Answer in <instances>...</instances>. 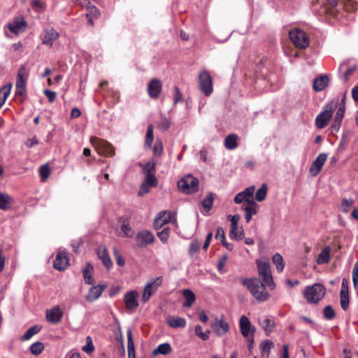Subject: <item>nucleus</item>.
<instances>
[{"label":"nucleus","mask_w":358,"mask_h":358,"mask_svg":"<svg viewBox=\"0 0 358 358\" xmlns=\"http://www.w3.org/2000/svg\"><path fill=\"white\" fill-rule=\"evenodd\" d=\"M243 285L246 286L251 294L258 302L267 301L271 295L266 289V285L257 278H245L241 280Z\"/></svg>","instance_id":"f257e3e1"},{"label":"nucleus","mask_w":358,"mask_h":358,"mask_svg":"<svg viewBox=\"0 0 358 358\" xmlns=\"http://www.w3.org/2000/svg\"><path fill=\"white\" fill-rule=\"evenodd\" d=\"M338 104V98H334L324 106V110L317 115L315 119V124L318 129H323L328 124Z\"/></svg>","instance_id":"f03ea898"},{"label":"nucleus","mask_w":358,"mask_h":358,"mask_svg":"<svg viewBox=\"0 0 358 358\" xmlns=\"http://www.w3.org/2000/svg\"><path fill=\"white\" fill-rule=\"evenodd\" d=\"M326 293L325 287L320 283L306 287L304 292V297L308 303H317Z\"/></svg>","instance_id":"7ed1b4c3"},{"label":"nucleus","mask_w":358,"mask_h":358,"mask_svg":"<svg viewBox=\"0 0 358 358\" xmlns=\"http://www.w3.org/2000/svg\"><path fill=\"white\" fill-rule=\"evenodd\" d=\"M289 36L294 46L299 49L304 50L309 45L310 41L308 35L298 28L290 30Z\"/></svg>","instance_id":"20e7f679"},{"label":"nucleus","mask_w":358,"mask_h":358,"mask_svg":"<svg viewBox=\"0 0 358 358\" xmlns=\"http://www.w3.org/2000/svg\"><path fill=\"white\" fill-rule=\"evenodd\" d=\"M178 187L180 191L185 194H192L199 189V180L188 174L178 182Z\"/></svg>","instance_id":"39448f33"},{"label":"nucleus","mask_w":358,"mask_h":358,"mask_svg":"<svg viewBox=\"0 0 358 358\" xmlns=\"http://www.w3.org/2000/svg\"><path fill=\"white\" fill-rule=\"evenodd\" d=\"M258 267V272L259 277L262 278V282L269 287L271 289H273L275 287V284L273 282L270 265L268 262H261L259 260L256 261Z\"/></svg>","instance_id":"423d86ee"},{"label":"nucleus","mask_w":358,"mask_h":358,"mask_svg":"<svg viewBox=\"0 0 358 358\" xmlns=\"http://www.w3.org/2000/svg\"><path fill=\"white\" fill-rule=\"evenodd\" d=\"M90 142L99 155L106 157H113L115 155V149L109 142L96 137H92Z\"/></svg>","instance_id":"0eeeda50"},{"label":"nucleus","mask_w":358,"mask_h":358,"mask_svg":"<svg viewBox=\"0 0 358 358\" xmlns=\"http://www.w3.org/2000/svg\"><path fill=\"white\" fill-rule=\"evenodd\" d=\"M28 71L24 65H22L17 72L16 80L15 94L24 96L27 93V80L28 78Z\"/></svg>","instance_id":"6e6552de"},{"label":"nucleus","mask_w":358,"mask_h":358,"mask_svg":"<svg viewBox=\"0 0 358 358\" xmlns=\"http://www.w3.org/2000/svg\"><path fill=\"white\" fill-rule=\"evenodd\" d=\"M199 89L206 95L209 96L213 92V82L208 72L204 71L199 76Z\"/></svg>","instance_id":"1a4fd4ad"},{"label":"nucleus","mask_w":358,"mask_h":358,"mask_svg":"<svg viewBox=\"0 0 358 358\" xmlns=\"http://www.w3.org/2000/svg\"><path fill=\"white\" fill-rule=\"evenodd\" d=\"M138 293L135 290L127 292L124 296V303L126 308L129 311L135 310L138 306Z\"/></svg>","instance_id":"9d476101"},{"label":"nucleus","mask_w":358,"mask_h":358,"mask_svg":"<svg viewBox=\"0 0 358 358\" xmlns=\"http://www.w3.org/2000/svg\"><path fill=\"white\" fill-rule=\"evenodd\" d=\"M327 159V154L321 153L312 162L310 167L309 169V172L312 176L315 177L319 174L324 164H325Z\"/></svg>","instance_id":"9b49d317"},{"label":"nucleus","mask_w":358,"mask_h":358,"mask_svg":"<svg viewBox=\"0 0 358 358\" xmlns=\"http://www.w3.org/2000/svg\"><path fill=\"white\" fill-rule=\"evenodd\" d=\"M69 265V259L65 251L59 250L54 261L53 267L58 271H64Z\"/></svg>","instance_id":"f8f14e48"},{"label":"nucleus","mask_w":358,"mask_h":358,"mask_svg":"<svg viewBox=\"0 0 358 358\" xmlns=\"http://www.w3.org/2000/svg\"><path fill=\"white\" fill-rule=\"evenodd\" d=\"M155 237L149 231L143 230L139 231L136 237V241L138 246L143 248L154 242Z\"/></svg>","instance_id":"ddd939ff"},{"label":"nucleus","mask_w":358,"mask_h":358,"mask_svg":"<svg viewBox=\"0 0 358 358\" xmlns=\"http://www.w3.org/2000/svg\"><path fill=\"white\" fill-rule=\"evenodd\" d=\"M162 89V82L157 78L152 79L148 85V92L150 98L156 99L159 97Z\"/></svg>","instance_id":"4468645a"},{"label":"nucleus","mask_w":358,"mask_h":358,"mask_svg":"<svg viewBox=\"0 0 358 358\" xmlns=\"http://www.w3.org/2000/svg\"><path fill=\"white\" fill-rule=\"evenodd\" d=\"M211 329L217 336H222L225 334L229 329L228 323L223 319L215 320L211 323Z\"/></svg>","instance_id":"2eb2a0df"},{"label":"nucleus","mask_w":358,"mask_h":358,"mask_svg":"<svg viewBox=\"0 0 358 358\" xmlns=\"http://www.w3.org/2000/svg\"><path fill=\"white\" fill-rule=\"evenodd\" d=\"M63 316V313L61 311L60 308L57 306L50 310H47L46 312V319L47 320L52 324L59 323L62 317Z\"/></svg>","instance_id":"dca6fc26"},{"label":"nucleus","mask_w":358,"mask_h":358,"mask_svg":"<svg viewBox=\"0 0 358 358\" xmlns=\"http://www.w3.org/2000/svg\"><path fill=\"white\" fill-rule=\"evenodd\" d=\"M171 220V214L167 211L160 212L155 217L153 225L156 229H161L164 225L169 223Z\"/></svg>","instance_id":"f3484780"},{"label":"nucleus","mask_w":358,"mask_h":358,"mask_svg":"<svg viewBox=\"0 0 358 358\" xmlns=\"http://www.w3.org/2000/svg\"><path fill=\"white\" fill-rule=\"evenodd\" d=\"M97 255L107 269H110L112 267L113 262L105 246L98 248Z\"/></svg>","instance_id":"a211bd4d"},{"label":"nucleus","mask_w":358,"mask_h":358,"mask_svg":"<svg viewBox=\"0 0 358 358\" xmlns=\"http://www.w3.org/2000/svg\"><path fill=\"white\" fill-rule=\"evenodd\" d=\"M239 325L241 332L243 337L248 338L250 334H252V331L254 327H252L249 319L245 315H242L239 320Z\"/></svg>","instance_id":"6ab92c4d"},{"label":"nucleus","mask_w":358,"mask_h":358,"mask_svg":"<svg viewBox=\"0 0 358 358\" xmlns=\"http://www.w3.org/2000/svg\"><path fill=\"white\" fill-rule=\"evenodd\" d=\"M106 287V285H99L92 287L86 295V300L89 302L95 301L101 296Z\"/></svg>","instance_id":"aec40b11"},{"label":"nucleus","mask_w":358,"mask_h":358,"mask_svg":"<svg viewBox=\"0 0 358 358\" xmlns=\"http://www.w3.org/2000/svg\"><path fill=\"white\" fill-rule=\"evenodd\" d=\"M59 37V34L54 29H48L45 31L43 38V43L52 46L53 43Z\"/></svg>","instance_id":"412c9836"},{"label":"nucleus","mask_w":358,"mask_h":358,"mask_svg":"<svg viewBox=\"0 0 358 358\" xmlns=\"http://www.w3.org/2000/svg\"><path fill=\"white\" fill-rule=\"evenodd\" d=\"M338 110L334 119V122L331 124V128L338 131L340 129L343 118L345 113V107L337 106Z\"/></svg>","instance_id":"4be33fe9"},{"label":"nucleus","mask_w":358,"mask_h":358,"mask_svg":"<svg viewBox=\"0 0 358 358\" xmlns=\"http://www.w3.org/2000/svg\"><path fill=\"white\" fill-rule=\"evenodd\" d=\"M329 78L327 76H320L315 78L313 82V89L315 92L323 90L328 85Z\"/></svg>","instance_id":"5701e85b"},{"label":"nucleus","mask_w":358,"mask_h":358,"mask_svg":"<svg viewBox=\"0 0 358 358\" xmlns=\"http://www.w3.org/2000/svg\"><path fill=\"white\" fill-rule=\"evenodd\" d=\"M167 324L172 328H183L186 326V321L182 317H176L173 316H169L166 319Z\"/></svg>","instance_id":"b1692460"},{"label":"nucleus","mask_w":358,"mask_h":358,"mask_svg":"<svg viewBox=\"0 0 358 358\" xmlns=\"http://www.w3.org/2000/svg\"><path fill=\"white\" fill-rule=\"evenodd\" d=\"M26 27V22L23 19H17L13 22L9 23L8 24V29L14 33L15 34H17L22 28Z\"/></svg>","instance_id":"393cba45"},{"label":"nucleus","mask_w":358,"mask_h":358,"mask_svg":"<svg viewBox=\"0 0 358 358\" xmlns=\"http://www.w3.org/2000/svg\"><path fill=\"white\" fill-rule=\"evenodd\" d=\"M330 246H326L318 255L317 263L318 264H324L328 263L330 259Z\"/></svg>","instance_id":"a878e982"},{"label":"nucleus","mask_w":358,"mask_h":358,"mask_svg":"<svg viewBox=\"0 0 358 358\" xmlns=\"http://www.w3.org/2000/svg\"><path fill=\"white\" fill-rule=\"evenodd\" d=\"M127 336L129 358H135V348L132 338V332L130 329H128L127 331Z\"/></svg>","instance_id":"bb28decb"},{"label":"nucleus","mask_w":358,"mask_h":358,"mask_svg":"<svg viewBox=\"0 0 358 358\" xmlns=\"http://www.w3.org/2000/svg\"><path fill=\"white\" fill-rule=\"evenodd\" d=\"M153 129H154V127L152 124H150L148 125L147 132H146V135H145V143H144V146L146 150L150 149L153 143V140H154Z\"/></svg>","instance_id":"cd10ccee"},{"label":"nucleus","mask_w":358,"mask_h":358,"mask_svg":"<svg viewBox=\"0 0 358 358\" xmlns=\"http://www.w3.org/2000/svg\"><path fill=\"white\" fill-rule=\"evenodd\" d=\"M94 268L90 263H87L86 267L83 269V278L86 284L92 285L94 282L92 273Z\"/></svg>","instance_id":"c85d7f7f"},{"label":"nucleus","mask_w":358,"mask_h":358,"mask_svg":"<svg viewBox=\"0 0 358 358\" xmlns=\"http://www.w3.org/2000/svg\"><path fill=\"white\" fill-rule=\"evenodd\" d=\"M171 352V346L168 343L160 344L152 351L153 355H166Z\"/></svg>","instance_id":"c756f323"},{"label":"nucleus","mask_w":358,"mask_h":358,"mask_svg":"<svg viewBox=\"0 0 358 358\" xmlns=\"http://www.w3.org/2000/svg\"><path fill=\"white\" fill-rule=\"evenodd\" d=\"M238 136L236 134L228 135L224 140V145L229 150H234L238 146Z\"/></svg>","instance_id":"7c9ffc66"},{"label":"nucleus","mask_w":358,"mask_h":358,"mask_svg":"<svg viewBox=\"0 0 358 358\" xmlns=\"http://www.w3.org/2000/svg\"><path fill=\"white\" fill-rule=\"evenodd\" d=\"M183 296L185 299V302L183 306L185 307H190L195 301V295L190 289H184L182 292Z\"/></svg>","instance_id":"2f4dec72"},{"label":"nucleus","mask_w":358,"mask_h":358,"mask_svg":"<svg viewBox=\"0 0 358 358\" xmlns=\"http://www.w3.org/2000/svg\"><path fill=\"white\" fill-rule=\"evenodd\" d=\"M12 87V84L10 83L8 85L3 86L0 89V108L4 104L7 97L8 96L10 90Z\"/></svg>","instance_id":"473e14b6"},{"label":"nucleus","mask_w":358,"mask_h":358,"mask_svg":"<svg viewBox=\"0 0 358 358\" xmlns=\"http://www.w3.org/2000/svg\"><path fill=\"white\" fill-rule=\"evenodd\" d=\"M12 197L7 194L0 192V209L7 210L10 208Z\"/></svg>","instance_id":"72a5a7b5"},{"label":"nucleus","mask_w":358,"mask_h":358,"mask_svg":"<svg viewBox=\"0 0 358 358\" xmlns=\"http://www.w3.org/2000/svg\"><path fill=\"white\" fill-rule=\"evenodd\" d=\"M41 329V327L39 325H34L30 327L25 334L21 337L22 341H27L31 338L33 336L38 333Z\"/></svg>","instance_id":"f704fd0d"},{"label":"nucleus","mask_w":358,"mask_h":358,"mask_svg":"<svg viewBox=\"0 0 358 358\" xmlns=\"http://www.w3.org/2000/svg\"><path fill=\"white\" fill-rule=\"evenodd\" d=\"M272 261L276 266V269L278 272H282L285 267V263L283 258L279 253L275 254L272 257Z\"/></svg>","instance_id":"c9c22d12"},{"label":"nucleus","mask_w":358,"mask_h":358,"mask_svg":"<svg viewBox=\"0 0 358 358\" xmlns=\"http://www.w3.org/2000/svg\"><path fill=\"white\" fill-rule=\"evenodd\" d=\"M242 209L246 213H250V214L254 215H256L257 213L258 206L254 201V200H251V201H249L245 206H243Z\"/></svg>","instance_id":"e433bc0d"},{"label":"nucleus","mask_w":358,"mask_h":358,"mask_svg":"<svg viewBox=\"0 0 358 358\" xmlns=\"http://www.w3.org/2000/svg\"><path fill=\"white\" fill-rule=\"evenodd\" d=\"M214 201V194L213 193H208L207 196L202 201L203 208L208 212L211 210Z\"/></svg>","instance_id":"4c0bfd02"},{"label":"nucleus","mask_w":358,"mask_h":358,"mask_svg":"<svg viewBox=\"0 0 358 358\" xmlns=\"http://www.w3.org/2000/svg\"><path fill=\"white\" fill-rule=\"evenodd\" d=\"M162 283V277H157L148 282L145 287H148L152 292L155 293Z\"/></svg>","instance_id":"58836bf2"},{"label":"nucleus","mask_w":358,"mask_h":358,"mask_svg":"<svg viewBox=\"0 0 358 358\" xmlns=\"http://www.w3.org/2000/svg\"><path fill=\"white\" fill-rule=\"evenodd\" d=\"M267 189L268 187L266 184H262L261 187L257 191L255 194V200L259 202L264 201L266 196Z\"/></svg>","instance_id":"ea45409f"},{"label":"nucleus","mask_w":358,"mask_h":358,"mask_svg":"<svg viewBox=\"0 0 358 358\" xmlns=\"http://www.w3.org/2000/svg\"><path fill=\"white\" fill-rule=\"evenodd\" d=\"M273 347V343L271 341H265L261 344V352L262 355H266V357H269L271 349Z\"/></svg>","instance_id":"a19ab883"},{"label":"nucleus","mask_w":358,"mask_h":358,"mask_svg":"<svg viewBox=\"0 0 358 358\" xmlns=\"http://www.w3.org/2000/svg\"><path fill=\"white\" fill-rule=\"evenodd\" d=\"M229 237L238 241L242 240L244 237L243 229L238 230V227H236L234 230V227H231Z\"/></svg>","instance_id":"79ce46f5"},{"label":"nucleus","mask_w":358,"mask_h":358,"mask_svg":"<svg viewBox=\"0 0 358 358\" xmlns=\"http://www.w3.org/2000/svg\"><path fill=\"white\" fill-rule=\"evenodd\" d=\"M341 306L343 310H347L349 308V293H344L343 291H340Z\"/></svg>","instance_id":"37998d69"},{"label":"nucleus","mask_w":358,"mask_h":358,"mask_svg":"<svg viewBox=\"0 0 358 358\" xmlns=\"http://www.w3.org/2000/svg\"><path fill=\"white\" fill-rule=\"evenodd\" d=\"M157 162L154 160L148 162L143 167V173L145 175L155 174Z\"/></svg>","instance_id":"c03bdc74"},{"label":"nucleus","mask_w":358,"mask_h":358,"mask_svg":"<svg viewBox=\"0 0 358 358\" xmlns=\"http://www.w3.org/2000/svg\"><path fill=\"white\" fill-rule=\"evenodd\" d=\"M44 350V345L41 342H36L30 347L31 352L34 355H40Z\"/></svg>","instance_id":"a18cd8bd"},{"label":"nucleus","mask_w":358,"mask_h":358,"mask_svg":"<svg viewBox=\"0 0 358 358\" xmlns=\"http://www.w3.org/2000/svg\"><path fill=\"white\" fill-rule=\"evenodd\" d=\"M122 232L124 234L126 237H132L134 235V231L129 225L128 221L124 220L120 228Z\"/></svg>","instance_id":"49530a36"},{"label":"nucleus","mask_w":358,"mask_h":358,"mask_svg":"<svg viewBox=\"0 0 358 358\" xmlns=\"http://www.w3.org/2000/svg\"><path fill=\"white\" fill-rule=\"evenodd\" d=\"M171 125V120L166 117H162L160 122L157 124L158 129L164 132L166 131Z\"/></svg>","instance_id":"de8ad7c7"},{"label":"nucleus","mask_w":358,"mask_h":358,"mask_svg":"<svg viewBox=\"0 0 358 358\" xmlns=\"http://www.w3.org/2000/svg\"><path fill=\"white\" fill-rule=\"evenodd\" d=\"M354 203V200L352 198L350 199H343L341 202V210L345 213H348L349 212L350 208L352 206Z\"/></svg>","instance_id":"09e8293b"},{"label":"nucleus","mask_w":358,"mask_h":358,"mask_svg":"<svg viewBox=\"0 0 358 358\" xmlns=\"http://www.w3.org/2000/svg\"><path fill=\"white\" fill-rule=\"evenodd\" d=\"M39 173L42 180H47L49 178L50 173V169L49 166L48 164L41 166L39 169Z\"/></svg>","instance_id":"8fccbe9b"},{"label":"nucleus","mask_w":358,"mask_h":358,"mask_svg":"<svg viewBox=\"0 0 358 358\" xmlns=\"http://www.w3.org/2000/svg\"><path fill=\"white\" fill-rule=\"evenodd\" d=\"M209 334H210L209 330H207L205 332H203L202 328L200 325L198 324L195 327V334L197 336H199V338H201L202 340H203V341L208 340L209 338Z\"/></svg>","instance_id":"3c124183"},{"label":"nucleus","mask_w":358,"mask_h":358,"mask_svg":"<svg viewBox=\"0 0 358 358\" xmlns=\"http://www.w3.org/2000/svg\"><path fill=\"white\" fill-rule=\"evenodd\" d=\"M273 324L274 323L268 318H265L263 320L262 325L264 331L266 332V335H268V334L273 331Z\"/></svg>","instance_id":"603ef678"},{"label":"nucleus","mask_w":358,"mask_h":358,"mask_svg":"<svg viewBox=\"0 0 358 358\" xmlns=\"http://www.w3.org/2000/svg\"><path fill=\"white\" fill-rule=\"evenodd\" d=\"M144 183L150 187H156L157 185V180L155 174L146 175V177L143 181Z\"/></svg>","instance_id":"864d4df0"},{"label":"nucleus","mask_w":358,"mask_h":358,"mask_svg":"<svg viewBox=\"0 0 358 358\" xmlns=\"http://www.w3.org/2000/svg\"><path fill=\"white\" fill-rule=\"evenodd\" d=\"M113 252L117 265L120 266H124L125 261L122 256L120 255L118 249L117 248H113Z\"/></svg>","instance_id":"5fc2aeb1"},{"label":"nucleus","mask_w":358,"mask_h":358,"mask_svg":"<svg viewBox=\"0 0 358 358\" xmlns=\"http://www.w3.org/2000/svg\"><path fill=\"white\" fill-rule=\"evenodd\" d=\"M163 151V145L160 139H157L153 148V154L155 156H160Z\"/></svg>","instance_id":"6e6d98bb"},{"label":"nucleus","mask_w":358,"mask_h":358,"mask_svg":"<svg viewBox=\"0 0 358 358\" xmlns=\"http://www.w3.org/2000/svg\"><path fill=\"white\" fill-rule=\"evenodd\" d=\"M324 317L327 320H331L335 317V311L331 306H327L324 308Z\"/></svg>","instance_id":"4d7b16f0"},{"label":"nucleus","mask_w":358,"mask_h":358,"mask_svg":"<svg viewBox=\"0 0 358 358\" xmlns=\"http://www.w3.org/2000/svg\"><path fill=\"white\" fill-rule=\"evenodd\" d=\"M234 201L237 204L241 203L243 202H245L247 204L249 201H251V200H249L242 192L236 195Z\"/></svg>","instance_id":"13d9d810"},{"label":"nucleus","mask_w":358,"mask_h":358,"mask_svg":"<svg viewBox=\"0 0 358 358\" xmlns=\"http://www.w3.org/2000/svg\"><path fill=\"white\" fill-rule=\"evenodd\" d=\"M155 293L152 292V291L150 290V289L148 287H145L143 289V292L141 297V301L143 303H146L149 301L150 298L152 294Z\"/></svg>","instance_id":"bf43d9fd"},{"label":"nucleus","mask_w":358,"mask_h":358,"mask_svg":"<svg viewBox=\"0 0 358 358\" xmlns=\"http://www.w3.org/2000/svg\"><path fill=\"white\" fill-rule=\"evenodd\" d=\"M157 236L163 243H166L169 236V229L164 228L162 231L157 233Z\"/></svg>","instance_id":"052dcab7"},{"label":"nucleus","mask_w":358,"mask_h":358,"mask_svg":"<svg viewBox=\"0 0 358 358\" xmlns=\"http://www.w3.org/2000/svg\"><path fill=\"white\" fill-rule=\"evenodd\" d=\"M82 350L88 354L92 353L94 351V348L90 336L87 338V344L83 347Z\"/></svg>","instance_id":"680f3d73"},{"label":"nucleus","mask_w":358,"mask_h":358,"mask_svg":"<svg viewBox=\"0 0 358 358\" xmlns=\"http://www.w3.org/2000/svg\"><path fill=\"white\" fill-rule=\"evenodd\" d=\"M174 90H175V94H174V99H173L174 103H177L178 102H182L183 101V96H182V93L180 92L178 87L175 86Z\"/></svg>","instance_id":"e2e57ef3"},{"label":"nucleus","mask_w":358,"mask_h":358,"mask_svg":"<svg viewBox=\"0 0 358 358\" xmlns=\"http://www.w3.org/2000/svg\"><path fill=\"white\" fill-rule=\"evenodd\" d=\"M227 218L231 222V227H234V230L235 227H238V222L240 220V215H229Z\"/></svg>","instance_id":"0e129e2a"},{"label":"nucleus","mask_w":358,"mask_h":358,"mask_svg":"<svg viewBox=\"0 0 358 358\" xmlns=\"http://www.w3.org/2000/svg\"><path fill=\"white\" fill-rule=\"evenodd\" d=\"M255 190V186H250L245 189L242 192L247 196L249 200H253L252 198L253 196L254 192Z\"/></svg>","instance_id":"69168bd1"},{"label":"nucleus","mask_w":358,"mask_h":358,"mask_svg":"<svg viewBox=\"0 0 358 358\" xmlns=\"http://www.w3.org/2000/svg\"><path fill=\"white\" fill-rule=\"evenodd\" d=\"M215 238L220 240L221 242L225 240V233L222 227H219L217 228Z\"/></svg>","instance_id":"338daca9"},{"label":"nucleus","mask_w":358,"mask_h":358,"mask_svg":"<svg viewBox=\"0 0 358 358\" xmlns=\"http://www.w3.org/2000/svg\"><path fill=\"white\" fill-rule=\"evenodd\" d=\"M357 2L353 0H346L345 1V6L349 10H355L357 9Z\"/></svg>","instance_id":"774afa93"}]
</instances>
